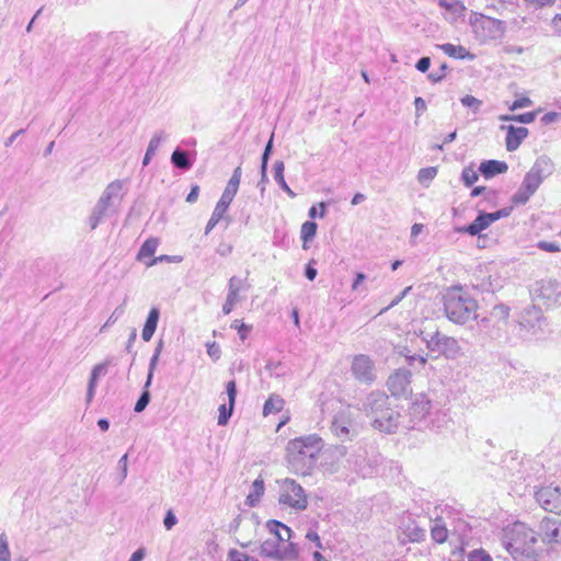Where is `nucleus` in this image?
I'll return each mask as SVG.
<instances>
[{
    "instance_id": "obj_1",
    "label": "nucleus",
    "mask_w": 561,
    "mask_h": 561,
    "mask_svg": "<svg viewBox=\"0 0 561 561\" xmlns=\"http://www.w3.org/2000/svg\"><path fill=\"white\" fill-rule=\"evenodd\" d=\"M322 448V438L317 434L290 439L286 447L288 468L296 474H310L317 466Z\"/></svg>"
},
{
    "instance_id": "obj_2",
    "label": "nucleus",
    "mask_w": 561,
    "mask_h": 561,
    "mask_svg": "<svg viewBox=\"0 0 561 561\" xmlns=\"http://www.w3.org/2000/svg\"><path fill=\"white\" fill-rule=\"evenodd\" d=\"M537 534L526 524L516 522L503 528L501 543L515 561H537Z\"/></svg>"
},
{
    "instance_id": "obj_3",
    "label": "nucleus",
    "mask_w": 561,
    "mask_h": 561,
    "mask_svg": "<svg viewBox=\"0 0 561 561\" xmlns=\"http://www.w3.org/2000/svg\"><path fill=\"white\" fill-rule=\"evenodd\" d=\"M446 318L456 324H467L478 318V302L460 286H454L443 296Z\"/></svg>"
},
{
    "instance_id": "obj_4",
    "label": "nucleus",
    "mask_w": 561,
    "mask_h": 561,
    "mask_svg": "<svg viewBox=\"0 0 561 561\" xmlns=\"http://www.w3.org/2000/svg\"><path fill=\"white\" fill-rule=\"evenodd\" d=\"M409 415L413 423L412 428L439 430L447 422L446 414L433 403L428 393L423 392L412 399Z\"/></svg>"
},
{
    "instance_id": "obj_5",
    "label": "nucleus",
    "mask_w": 561,
    "mask_h": 561,
    "mask_svg": "<svg viewBox=\"0 0 561 561\" xmlns=\"http://www.w3.org/2000/svg\"><path fill=\"white\" fill-rule=\"evenodd\" d=\"M554 171V164L548 156H540L536 159L530 170L525 174L518 190L512 195L514 205H525L537 192L545 179Z\"/></svg>"
},
{
    "instance_id": "obj_6",
    "label": "nucleus",
    "mask_w": 561,
    "mask_h": 561,
    "mask_svg": "<svg viewBox=\"0 0 561 561\" xmlns=\"http://www.w3.org/2000/svg\"><path fill=\"white\" fill-rule=\"evenodd\" d=\"M432 322L420 329L417 335L426 344L428 351L444 355L447 358H455L460 353V345L455 337L442 333L438 329L432 330Z\"/></svg>"
},
{
    "instance_id": "obj_7",
    "label": "nucleus",
    "mask_w": 561,
    "mask_h": 561,
    "mask_svg": "<svg viewBox=\"0 0 561 561\" xmlns=\"http://www.w3.org/2000/svg\"><path fill=\"white\" fill-rule=\"evenodd\" d=\"M122 190L123 183L119 180L111 182L105 187L89 217L91 230H94L105 216L115 213V207L119 205L123 198Z\"/></svg>"
},
{
    "instance_id": "obj_8",
    "label": "nucleus",
    "mask_w": 561,
    "mask_h": 561,
    "mask_svg": "<svg viewBox=\"0 0 561 561\" xmlns=\"http://www.w3.org/2000/svg\"><path fill=\"white\" fill-rule=\"evenodd\" d=\"M278 502L298 511L307 508L308 501L304 488L293 479H285Z\"/></svg>"
},
{
    "instance_id": "obj_9",
    "label": "nucleus",
    "mask_w": 561,
    "mask_h": 561,
    "mask_svg": "<svg viewBox=\"0 0 561 561\" xmlns=\"http://www.w3.org/2000/svg\"><path fill=\"white\" fill-rule=\"evenodd\" d=\"M352 376L360 383L371 385L376 380L374 360L365 354L355 355L351 365Z\"/></svg>"
},
{
    "instance_id": "obj_10",
    "label": "nucleus",
    "mask_w": 561,
    "mask_h": 561,
    "mask_svg": "<svg viewBox=\"0 0 561 561\" xmlns=\"http://www.w3.org/2000/svg\"><path fill=\"white\" fill-rule=\"evenodd\" d=\"M535 499L545 511L561 514V486L543 485L535 492Z\"/></svg>"
},
{
    "instance_id": "obj_11",
    "label": "nucleus",
    "mask_w": 561,
    "mask_h": 561,
    "mask_svg": "<svg viewBox=\"0 0 561 561\" xmlns=\"http://www.w3.org/2000/svg\"><path fill=\"white\" fill-rule=\"evenodd\" d=\"M400 417V412L391 408L389 403L387 408L382 409V412L371 419V426L379 432L391 434L398 428Z\"/></svg>"
},
{
    "instance_id": "obj_12",
    "label": "nucleus",
    "mask_w": 561,
    "mask_h": 561,
    "mask_svg": "<svg viewBox=\"0 0 561 561\" xmlns=\"http://www.w3.org/2000/svg\"><path fill=\"white\" fill-rule=\"evenodd\" d=\"M411 371L408 368H399L391 374L387 381L388 390L393 397H402L412 392Z\"/></svg>"
},
{
    "instance_id": "obj_13",
    "label": "nucleus",
    "mask_w": 561,
    "mask_h": 561,
    "mask_svg": "<svg viewBox=\"0 0 561 561\" xmlns=\"http://www.w3.org/2000/svg\"><path fill=\"white\" fill-rule=\"evenodd\" d=\"M545 324L546 319L540 307L533 305L523 310L520 325L531 334L541 332Z\"/></svg>"
},
{
    "instance_id": "obj_14",
    "label": "nucleus",
    "mask_w": 561,
    "mask_h": 561,
    "mask_svg": "<svg viewBox=\"0 0 561 561\" xmlns=\"http://www.w3.org/2000/svg\"><path fill=\"white\" fill-rule=\"evenodd\" d=\"M539 536L543 542L561 545V517H546L540 522Z\"/></svg>"
},
{
    "instance_id": "obj_15",
    "label": "nucleus",
    "mask_w": 561,
    "mask_h": 561,
    "mask_svg": "<svg viewBox=\"0 0 561 561\" xmlns=\"http://www.w3.org/2000/svg\"><path fill=\"white\" fill-rule=\"evenodd\" d=\"M389 404L388 396L382 391H371L363 401L362 407L358 408L363 413L366 414L370 420L375 417L379 412H382L383 408Z\"/></svg>"
},
{
    "instance_id": "obj_16",
    "label": "nucleus",
    "mask_w": 561,
    "mask_h": 561,
    "mask_svg": "<svg viewBox=\"0 0 561 561\" xmlns=\"http://www.w3.org/2000/svg\"><path fill=\"white\" fill-rule=\"evenodd\" d=\"M480 20V26L485 32L489 39H502L506 32L505 22L495 18L479 14L471 23L476 24Z\"/></svg>"
},
{
    "instance_id": "obj_17",
    "label": "nucleus",
    "mask_w": 561,
    "mask_h": 561,
    "mask_svg": "<svg viewBox=\"0 0 561 561\" xmlns=\"http://www.w3.org/2000/svg\"><path fill=\"white\" fill-rule=\"evenodd\" d=\"M352 419L347 411L336 413L331 422V432L342 442L352 439Z\"/></svg>"
},
{
    "instance_id": "obj_18",
    "label": "nucleus",
    "mask_w": 561,
    "mask_h": 561,
    "mask_svg": "<svg viewBox=\"0 0 561 561\" xmlns=\"http://www.w3.org/2000/svg\"><path fill=\"white\" fill-rule=\"evenodd\" d=\"M501 129L506 130L505 146L510 152L517 150L529 134L526 127H516L514 125H502Z\"/></svg>"
},
{
    "instance_id": "obj_19",
    "label": "nucleus",
    "mask_w": 561,
    "mask_h": 561,
    "mask_svg": "<svg viewBox=\"0 0 561 561\" xmlns=\"http://www.w3.org/2000/svg\"><path fill=\"white\" fill-rule=\"evenodd\" d=\"M488 227H490L488 218H486V211H479L476 219L467 225L461 227H456L455 231L458 233H466L469 236H479L481 231L485 230Z\"/></svg>"
},
{
    "instance_id": "obj_20",
    "label": "nucleus",
    "mask_w": 561,
    "mask_h": 561,
    "mask_svg": "<svg viewBox=\"0 0 561 561\" xmlns=\"http://www.w3.org/2000/svg\"><path fill=\"white\" fill-rule=\"evenodd\" d=\"M508 165L505 161L484 160L480 163L479 172L484 179H491L507 171Z\"/></svg>"
},
{
    "instance_id": "obj_21",
    "label": "nucleus",
    "mask_w": 561,
    "mask_h": 561,
    "mask_svg": "<svg viewBox=\"0 0 561 561\" xmlns=\"http://www.w3.org/2000/svg\"><path fill=\"white\" fill-rule=\"evenodd\" d=\"M266 528L274 536L273 539H279V543L289 541L293 535L291 528L276 519H270L266 523Z\"/></svg>"
},
{
    "instance_id": "obj_22",
    "label": "nucleus",
    "mask_w": 561,
    "mask_h": 561,
    "mask_svg": "<svg viewBox=\"0 0 561 561\" xmlns=\"http://www.w3.org/2000/svg\"><path fill=\"white\" fill-rule=\"evenodd\" d=\"M159 318L160 309L158 307H152L142 328L141 337L144 341L149 342L152 339L157 330Z\"/></svg>"
},
{
    "instance_id": "obj_23",
    "label": "nucleus",
    "mask_w": 561,
    "mask_h": 561,
    "mask_svg": "<svg viewBox=\"0 0 561 561\" xmlns=\"http://www.w3.org/2000/svg\"><path fill=\"white\" fill-rule=\"evenodd\" d=\"M167 134L163 130H158L153 134L152 138L150 139L145 157L142 159V167H147L152 157L157 153L160 145L162 141L167 139Z\"/></svg>"
},
{
    "instance_id": "obj_24",
    "label": "nucleus",
    "mask_w": 561,
    "mask_h": 561,
    "mask_svg": "<svg viewBox=\"0 0 561 561\" xmlns=\"http://www.w3.org/2000/svg\"><path fill=\"white\" fill-rule=\"evenodd\" d=\"M279 539H266L261 543L260 556L282 561Z\"/></svg>"
},
{
    "instance_id": "obj_25",
    "label": "nucleus",
    "mask_w": 561,
    "mask_h": 561,
    "mask_svg": "<svg viewBox=\"0 0 561 561\" xmlns=\"http://www.w3.org/2000/svg\"><path fill=\"white\" fill-rule=\"evenodd\" d=\"M264 491H265L264 480L260 476L259 478H256L253 481V483L251 485L250 493L248 494V496L245 499V504L249 507H255L260 503L261 497L264 494Z\"/></svg>"
},
{
    "instance_id": "obj_26",
    "label": "nucleus",
    "mask_w": 561,
    "mask_h": 561,
    "mask_svg": "<svg viewBox=\"0 0 561 561\" xmlns=\"http://www.w3.org/2000/svg\"><path fill=\"white\" fill-rule=\"evenodd\" d=\"M171 163L176 169L187 171L193 167L194 160L188 156L187 151L176 148L171 154Z\"/></svg>"
},
{
    "instance_id": "obj_27",
    "label": "nucleus",
    "mask_w": 561,
    "mask_h": 561,
    "mask_svg": "<svg viewBox=\"0 0 561 561\" xmlns=\"http://www.w3.org/2000/svg\"><path fill=\"white\" fill-rule=\"evenodd\" d=\"M285 164L283 161L277 160L273 165L274 180L279 187L291 198L296 197V193L288 186L284 176Z\"/></svg>"
},
{
    "instance_id": "obj_28",
    "label": "nucleus",
    "mask_w": 561,
    "mask_h": 561,
    "mask_svg": "<svg viewBox=\"0 0 561 561\" xmlns=\"http://www.w3.org/2000/svg\"><path fill=\"white\" fill-rule=\"evenodd\" d=\"M438 48L442 49L447 56L456 58V59H473V55L467 50L466 47L461 45H454L451 43H445L438 45Z\"/></svg>"
},
{
    "instance_id": "obj_29",
    "label": "nucleus",
    "mask_w": 561,
    "mask_h": 561,
    "mask_svg": "<svg viewBox=\"0 0 561 561\" xmlns=\"http://www.w3.org/2000/svg\"><path fill=\"white\" fill-rule=\"evenodd\" d=\"M285 404L284 399L278 394H271L263 405V415L267 416L283 410Z\"/></svg>"
},
{
    "instance_id": "obj_30",
    "label": "nucleus",
    "mask_w": 561,
    "mask_h": 561,
    "mask_svg": "<svg viewBox=\"0 0 561 561\" xmlns=\"http://www.w3.org/2000/svg\"><path fill=\"white\" fill-rule=\"evenodd\" d=\"M328 457L333 459V462L340 465H346V458L348 456V447L344 445H334L327 449L325 451Z\"/></svg>"
},
{
    "instance_id": "obj_31",
    "label": "nucleus",
    "mask_w": 561,
    "mask_h": 561,
    "mask_svg": "<svg viewBox=\"0 0 561 561\" xmlns=\"http://www.w3.org/2000/svg\"><path fill=\"white\" fill-rule=\"evenodd\" d=\"M431 537L436 543H444L447 540L448 530L442 518L435 520L434 526L431 528Z\"/></svg>"
},
{
    "instance_id": "obj_32",
    "label": "nucleus",
    "mask_w": 561,
    "mask_h": 561,
    "mask_svg": "<svg viewBox=\"0 0 561 561\" xmlns=\"http://www.w3.org/2000/svg\"><path fill=\"white\" fill-rule=\"evenodd\" d=\"M537 112H527L523 114L510 115L503 114L500 115L499 119L502 122H516L522 124H530L536 119Z\"/></svg>"
},
{
    "instance_id": "obj_33",
    "label": "nucleus",
    "mask_w": 561,
    "mask_h": 561,
    "mask_svg": "<svg viewBox=\"0 0 561 561\" xmlns=\"http://www.w3.org/2000/svg\"><path fill=\"white\" fill-rule=\"evenodd\" d=\"M162 347H163V344H162V341H160L157 344L154 352L150 358V363H149V367H148V375H147V379H146V388H149L151 386L153 373L158 365V360H159V356L161 354Z\"/></svg>"
},
{
    "instance_id": "obj_34",
    "label": "nucleus",
    "mask_w": 561,
    "mask_h": 561,
    "mask_svg": "<svg viewBox=\"0 0 561 561\" xmlns=\"http://www.w3.org/2000/svg\"><path fill=\"white\" fill-rule=\"evenodd\" d=\"M158 239L149 238L147 239L140 247L137 260L141 261L144 257H150L154 254L157 248H158Z\"/></svg>"
},
{
    "instance_id": "obj_35",
    "label": "nucleus",
    "mask_w": 561,
    "mask_h": 561,
    "mask_svg": "<svg viewBox=\"0 0 561 561\" xmlns=\"http://www.w3.org/2000/svg\"><path fill=\"white\" fill-rule=\"evenodd\" d=\"M318 225L313 220H308L302 224L300 230V238L304 241V249H307L306 243L311 241L317 233Z\"/></svg>"
},
{
    "instance_id": "obj_36",
    "label": "nucleus",
    "mask_w": 561,
    "mask_h": 561,
    "mask_svg": "<svg viewBox=\"0 0 561 561\" xmlns=\"http://www.w3.org/2000/svg\"><path fill=\"white\" fill-rule=\"evenodd\" d=\"M365 461V457L363 455L357 454L356 449H353L352 453L348 450V456L346 458L345 468L352 471H358Z\"/></svg>"
},
{
    "instance_id": "obj_37",
    "label": "nucleus",
    "mask_w": 561,
    "mask_h": 561,
    "mask_svg": "<svg viewBox=\"0 0 561 561\" xmlns=\"http://www.w3.org/2000/svg\"><path fill=\"white\" fill-rule=\"evenodd\" d=\"M479 179V175L472 165L463 168L461 181L467 187H471Z\"/></svg>"
},
{
    "instance_id": "obj_38",
    "label": "nucleus",
    "mask_w": 561,
    "mask_h": 561,
    "mask_svg": "<svg viewBox=\"0 0 561 561\" xmlns=\"http://www.w3.org/2000/svg\"><path fill=\"white\" fill-rule=\"evenodd\" d=\"M150 400H151V394H150L149 388H146V385H145L144 389L134 407V411L136 413L142 412L148 407Z\"/></svg>"
},
{
    "instance_id": "obj_39",
    "label": "nucleus",
    "mask_w": 561,
    "mask_h": 561,
    "mask_svg": "<svg viewBox=\"0 0 561 561\" xmlns=\"http://www.w3.org/2000/svg\"><path fill=\"white\" fill-rule=\"evenodd\" d=\"M436 174H437L436 167L422 168L417 173V181L421 184L426 185L436 176Z\"/></svg>"
},
{
    "instance_id": "obj_40",
    "label": "nucleus",
    "mask_w": 561,
    "mask_h": 561,
    "mask_svg": "<svg viewBox=\"0 0 561 561\" xmlns=\"http://www.w3.org/2000/svg\"><path fill=\"white\" fill-rule=\"evenodd\" d=\"M117 469H118L119 473L116 478V481H117V484L121 485L125 481V479L127 477V472H128V454H125L121 457V459L117 462Z\"/></svg>"
},
{
    "instance_id": "obj_41",
    "label": "nucleus",
    "mask_w": 561,
    "mask_h": 561,
    "mask_svg": "<svg viewBox=\"0 0 561 561\" xmlns=\"http://www.w3.org/2000/svg\"><path fill=\"white\" fill-rule=\"evenodd\" d=\"M233 409H234V405H230V403L228 405L221 404L219 407L218 425L224 426L229 422V420L232 415Z\"/></svg>"
},
{
    "instance_id": "obj_42",
    "label": "nucleus",
    "mask_w": 561,
    "mask_h": 561,
    "mask_svg": "<svg viewBox=\"0 0 561 561\" xmlns=\"http://www.w3.org/2000/svg\"><path fill=\"white\" fill-rule=\"evenodd\" d=\"M460 102L463 106L472 110V112L476 114L480 111V107L482 105V101L474 98L473 95H465L460 99Z\"/></svg>"
},
{
    "instance_id": "obj_43",
    "label": "nucleus",
    "mask_w": 561,
    "mask_h": 561,
    "mask_svg": "<svg viewBox=\"0 0 561 561\" xmlns=\"http://www.w3.org/2000/svg\"><path fill=\"white\" fill-rule=\"evenodd\" d=\"M448 70V65L446 62H443L438 70L428 73L427 79L433 83H438L446 77Z\"/></svg>"
},
{
    "instance_id": "obj_44",
    "label": "nucleus",
    "mask_w": 561,
    "mask_h": 561,
    "mask_svg": "<svg viewBox=\"0 0 561 561\" xmlns=\"http://www.w3.org/2000/svg\"><path fill=\"white\" fill-rule=\"evenodd\" d=\"M510 307L504 304H497L492 308L491 316L499 320H506L510 316Z\"/></svg>"
},
{
    "instance_id": "obj_45",
    "label": "nucleus",
    "mask_w": 561,
    "mask_h": 561,
    "mask_svg": "<svg viewBox=\"0 0 561 561\" xmlns=\"http://www.w3.org/2000/svg\"><path fill=\"white\" fill-rule=\"evenodd\" d=\"M11 552L9 549L8 537L4 533L0 535V561H10Z\"/></svg>"
},
{
    "instance_id": "obj_46",
    "label": "nucleus",
    "mask_w": 561,
    "mask_h": 561,
    "mask_svg": "<svg viewBox=\"0 0 561 561\" xmlns=\"http://www.w3.org/2000/svg\"><path fill=\"white\" fill-rule=\"evenodd\" d=\"M328 203L320 202L318 205H313L309 208L308 216L311 219L317 217L323 218L327 215Z\"/></svg>"
},
{
    "instance_id": "obj_47",
    "label": "nucleus",
    "mask_w": 561,
    "mask_h": 561,
    "mask_svg": "<svg viewBox=\"0 0 561 561\" xmlns=\"http://www.w3.org/2000/svg\"><path fill=\"white\" fill-rule=\"evenodd\" d=\"M508 7H515L513 0H497L496 2L486 5V9L494 10L499 14H504V11L508 9Z\"/></svg>"
},
{
    "instance_id": "obj_48",
    "label": "nucleus",
    "mask_w": 561,
    "mask_h": 561,
    "mask_svg": "<svg viewBox=\"0 0 561 561\" xmlns=\"http://www.w3.org/2000/svg\"><path fill=\"white\" fill-rule=\"evenodd\" d=\"M408 537L412 542H421L426 537V531L420 526H414L409 529Z\"/></svg>"
},
{
    "instance_id": "obj_49",
    "label": "nucleus",
    "mask_w": 561,
    "mask_h": 561,
    "mask_svg": "<svg viewBox=\"0 0 561 561\" xmlns=\"http://www.w3.org/2000/svg\"><path fill=\"white\" fill-rule=\"evenodd\" d=\"M439 7L446 9L447 11L457 13L458 11H463L465 7L458 0H439Z\"/></svg>"
},
{
    "instance_id": "obj_50",
    "label": "nucleus",
    "mask_w": 561,
    "mask_h": 561,
    "mask_svg": "<svg viewBox=\"0 0 561 561\" xmlns=\"http://www.w3.org/2000/svg\"><path fill=\"white\" fill-rule=\"evenodd\" d=\"M231 329L237 330L240 339L244 341L248 337L252 327L241 322L240 320H234L231 323Z\"/></svg>"
},
{
    "instance_id": "obj_51",
    "label": "nucleus",
    "mask_w": 561,
    "mask_h": 561,
    "mask_svg": "<svg viewBox=\"0 0 561 561\" xmlns=\"http://www.w3.org/2000/svg\"><path fill=\"white\" fill-rule=\"evenodd\" d=\"M238 301H239V295L232 294V293H228L226 301H225V304L222 306V313L224 314H229L232 311L234 305Z\"/></svg>"
},
{
    "instance_id": "obj_52",
    "label": "nucleus",
    "mask_w": 561,
    "mask_h": 561,
    "mask_svg": "<svg viewBox=\"0 0 561 561\" xmlns=\"http://www.w3.org/2000/svg\"><path fill=\"white\" fill-rule=\"evenodd\" d=\"M282 560L296 559L298 557V548L295 543L289 542L287 547L280 549Z\"/></svg>"
},
{
    "instance_id": "obj_53",
    "label": "nucleus",
    "mask_w": 561,
    "mask_h": 561,
    "mask_svg": "<svg viewBox=\"0 0 561 561\" xmlns=\"http://www.w3.org/2000/svg\"><path fill=\"white\" fill-rule=\"evenodd\" d=\"M536 247L546 252H560L561 248L557 242H550L546 240H540L537 242Z\"/></svg>"
},
{
    "instance_id": "obj_54",
    "label": "nucleus",
    "mask_w": 561,
    "mask_h": 561,
    "mask_svg": "<svg viewBox=\"0 0 561 561\" xmlns=\"http://www.w3.org/2000/svg\"><path fill=\"white\" fill-rule=\"evenodd\" d=\"M468 561H492V558L484 550L476 549L469 553Z\"/></svg>"
},
{
    "instance_id": "obj_55",
    "label": "nucleus",
    "mask_w": 561,
    "mask_h": 561,
    "mask_svg": "<svg viewBox=\"0 0 561 561\" xmlns=\"http://www.w3.org/2000/svg\"><path fill=\"white\" fill-rule=\"evenodd\" d=\"M228 206L225 205V204H221L219 202H217L216 206H215V209L213 211V216H215L216 218H219V219H224V220H227V225L230 222V218L226 216V213L228 210Z\"/></svg>"
},
{
    "instance_id": "obj_56",
    "label": "nucleus",
    "mask_w": 561,
    "mask_h": 561,
    "mask_svg": "<svg viewBox=\"0 0 561 561\" xmlns=\"http://www.w3.org/2000/svg\"><path fill=\"white\" fill-rule=\"evenodd\" d=\"M483 193H485V199L486 201H490V199L494 198L495 195H496L495 191H488L485 186H476V187L472 188V191L470 193V196L471 197H477V196H480Z\"/></svg>"
},
{
    "instance_id": "obj_57",
    "label": "nucleus",
    "mask_w": 561,
    "mask_h": 561,
    "mask_svg": "<svg viewBox=\"0 0 561 561\" xmlns=\"http://www.w3.org/2000/svg\"><path fill=\"white\" fill-rule=\"evenodd\" d=\"M226 392L228 396V401L230 405L236 404V398H237V383L234 380H230L226 385Z\"/></svg>"
},
{
    "instance_id": "obj_58",
    "label": "nucleus",
    "mask_w": 561,
    "mask_h": 561,
    "mask_svg": "<svg viewBox=\"0 0 561 561\" xmlns=\"http://www.w3.org/2000/svg\"><path fill=\"white\" fill-rule=\"evenodd\" d=\"M125 302L126 300L119 305L118 307H116L114 309V311L112 312V314L108 317V319L106 320V324H114L125 312Z\"/></svg>"
},
{
    "instance_id": "obj_59",
    "label": "nucleus",
    "mask_w": 561,
    "mask_h": 561,
    "mask_svg": "<svg viewBox=\"0 0 561 561\" xmlns=\"http://www.w3.org/2000/svg\"><path fill=\"white\" fill-rule=\"evenodd\" d=\"M531 105H533V101L529 98L524 96V98L515 100L512 103V105L510 106V110L511 111H516L518 108H524V107H528V106H531Z\"/></svg>"
},
{
    "instance_id": "obj_60",
    "label": "nucleus",
    "mask_w": 561,
    "mask_h": 561,
    "mask_svg": "<svg viewBox=\"0 0 561 561\" xmlns=\"http://www.w3.org/2000/svg\"><path fill=\"white\" fill-rule=\"evenodd\" d=\"M182 261V257L181 256H170V255H160V256H157L154 259H152L148 264L147 266H152L157 263H160V262H181Z\"/></svg>"
},
{
    "instance_id": "obj_61",
    "label": "nucleus",
    "mask_w": 561,
    "mask_h": 561,
    "mask_svg": "<svg viewBox=\"0 0 561 561\" xmlns=\"http://www.w3.org/2000/svg\"><path fill=\"white\" fill-rule=\"evenodd\" d=\"M241 284H242V279L241 278H239L237 276H232L229 279V283H228V293H232V294L239 295V291H240V288H241Z\"/></svg>"
},
{
    "instance_id": "obj_62",
    "label": "nucleus",
    "mask_w": 561,
    "mask_h": 561,
    "mask_svg": "<svg viewBox=\"0 0 561 561\" xmlns=\"http://www.w3.org/2000/svg\"><path fill=\"white\" fill-rule=\"evenodd\" d=\"M561 119V113L560 112H548L541 117V123L543 125H549L554 122H558Z\"/></svg>"
},
{
    "instance_id": "obj_63",
    "label": "nucleus",
    "mask_w": 561,
    "mask_h": 561,
    "mask_svg": "<svg viewBox=\"0 0 561 561\" xmlns=\"http://www.w3.org/2000/svg\"><path fill=\"white\" fill-rule=\"evenodd\" d=\"M430 67H431V58L427 56L421 57L415 64L416 70L422 73H425L426 71H428Z\"/></svg>"
},
{
    "instance_id": "obj_64",
    "label": "nucleus",
    "mask_w": 561,
    "mask_h": 561,
    "mask_svg": "<svg viewBox=\"0 0 561 561\" xmlns=\"http://www.w3.org/2000/svg\"><path fill=\"white\" fill-rule=\"evenodd\" d=\"M178 523V518L174 515L172 511H168L164 518H163V525L165 529L170 530L172 529Z\"/></svg>"
}]
</instances>
